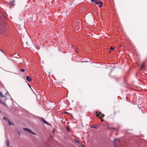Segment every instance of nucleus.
<instances>
[{"label":"nucleus","mask_w":147,"mask_h":147,"mask_svg":"<svg viewBox=\"0 0 147 147\" xmlns=\"http://www.w3.org/2000/svg\"><path fill=\"white\" fill-rule=\"evenodd\" d=\"M91 3H94L98 5V4H100V5L98 6V7L99 8H101L102 7V3L100 1V0H91Z\"/></svg>","instance_id":"nucleus-1"},{"label":"nucleus","mask_w":147,"mask_h":147,"mask_svg":"<svg viewBox=\"0 0 147 147\" xmlns=\"http://www.w3.org/2000/svg\"><path fill=\"white\" fill-rule=\"evenodd\" d=\"M120 140L118 138H116L114 140V145L116 147H117V145L119 144V147H124L121 146V144L119 143Z\"/></svg>","instance_id":"nucleus-2"},{"label":"nucleus","mask_w":147,"mask_h":147,"mask_svg":"<svg viewBox=\"0 0 147 147\" xmlns=\"http://www.w3.org/2000/svg\"><path fill=\"white\" fill-rule=\"evenodd\" d=\"M96 117H99V119H101L102 118V117H104L105 116V115L102 113L101 112H100L98 114L97 112H96Z\"/></svg>","instance_id":"nucleus-3"},{"label":"nucleus","mask_w":147,"mask_h":147,"mask_svg":"<svg viewBox=\"0 0 147 147\" xmlns=\"http://www.w3.org/2000/svg\"><path fill=\"white\" fill-rule=\"evenodd\" d=\"M0 95L2 97L6 98L8 97L9 95L8 92H5L4 94H2V92H0Z\"/></svg>","instance_id":"nucleus-4"},{"label":"nucleus","mask_w":147,"mask_h":147,"mask_svg":"<svg viewBox=\"0 0 147 147\" xmlns=\"http://www.w3.org/2000/svg\"><path fill=\"white\" fill-rule=\"evenodd\" d=\"M24 130L26 131H28L30 133L34 135H36V134H35L34 133L32 132L31 130L30 129H28V128H24L23 129Z\"/></svg>","instance_id":"nucleus-5"},{"label":"nucleus","mask_w":147,"mask_h":147,"mask_svg":"<svg viewBox=\"0 0 147 147\" xmlns=\"http://www.w3.org/2000/svg\"><path fill=\"white\" fill-rule=\"evenodd\" d=\"M26 79L27 80H28V81L30 82L32 80L31 78L30 77L28 76H27L26 77Z\"/></svg>","instance_id":"nucleus-6"},{"label":"nucleus","mask_w":147,"mask_h":147,"mask_svg":"<svg viewBox=\"0 0 147 147\" xmlns=\"http://www.w3.org/2000/svg\"><path fill=\"white\" fill-rule=\"evenodd\" d=\"M145 67L146 66L145 64H144V63H143L141 65V68L142 69H144Z\"/></svg>","instance_id":"nucleus-7"},{"label":"nucleus","mask_w":147,"mask_h":147,"mask_svg":"<svg viewBox=\"0 0 147 147\" xmlns=\"http://www.w3.org/2000/svg\"><path fill=\"white\" fill-rule=\"evenodd\" d=\"M41 121H43V122L46 124H47L48 125V123H47V122L43 118H41Z\"/></svg>","instance_id":"nucleus-8"},{"label":"nucleus","mask_w":147,"mask_h":147,"mask_svg":"<svg viewBox=\"0 0 147 147\" xmlns=\"http://www.w3.org/2000/svg\"><path fill=\"white\" fill-rule=\"evenodd\" d=\"M8 122L9 125H13V123L12 122H10L9 120H8Z\"/></svg>","instance_id":"nucleus-9"},{"label":"nucleus","mask_w":147,"mask_h":147,"mask_svg":"<svg viewBox=\"0 0 147 147\" xmlns=\"http://www.w3.org/2000/svg\"><path fill=\"white\" fill-rule=\"evenodd\" d=\"M15 0H13L11 2V5L13 6H14L15 5V4L14 3L15 2Z\"/></svg>","instance_id":"nucleus-10"},{"label":"nucleus","mask_w":147,"mask_h":147,"mask_svg":"<svg viewBox=\"0 0 147 147\" xmlns=\"http://www.w3.org/2000/svg\"><path fill=\"white\" fill-rule=\"evenodd\" d=\"M3 119L4 120L6 121H8V120H9L7 118L5 117H3Z\"/></svg>","instance_id":"nucleus-11"},{"label":"nucleus","mask_w":147,"mask_h":147,"mask_svg":"<svg viewBox=\"0 0 147 147\" xmlns=\"http://www.w3.org/2000/svg\"><path fill=\"white\" fill-rule=\"evenodd\" d=\"M108 129H114L115 130H116V128L115 127H109Z\"/></svg>","instance_id":"nucleus-12"},{"label":"nucleus","mask_w":147,"mask_h":147,"mask_svg":"<svg viewBox=\"0 0 147 147\" xmlns=\"http://www.w3.org/2000/svg\"><path fill=\"white\" fill-rule=\"evenodd\" d=\"M66 130L67 131H69L70 130V128H69V126L68 125H67V126L66 127Z\"/></svg>","instance_id":"nucleus-13"},{"label":"nucleus","mask_w":147,"mask_h":147,"mask_svg":"<svg viewBox=\"0 0 147 147\" xmlns=\"http://www.w3.org/2000/svg\"><path fill=\"white\" fill-rule=\"evenodd\" d=\"M6 143L7 144V147H9V142H8V140H7L6 141Z\"/></svg>","instance_id":"nucleus-14"},{"label":"nucleus","mask_w":147,"mask_h":147,"mask_svg":"<svg viewBox=\"0 0 147 147\" xmlns=\"http://www.w3.org/2000/svg\"><path fill=\"white\" fill-rule=\"evenodd\" d=\"M20 71L21 72H24L25 71V70L24 69H20Z\"/></svg>","instance_id":"nucleus-15"},{"label":"nucleus","mask_w":147,"mask_h":147,"mask_svg":"<svg viewBox=\"0 0 147 147\" xmlns=\"http://www.w3.org/2000/svg\"><path fill=\"white\" fill-rule=\"evenodd\" d=\"M1 104H2L3 105H4V106H5L6 105V104H5L4 102H1Z\"/></svg>","instance_id":"nucleus-16"},{"label":"nucleus","mask_w":147,"mask_h":147,"mask_svg":"<svg viewBox=\"0 0 147 147\" xmlns=\"http://www.w3.org/2000/svg\"><path fill=\"white\" fill-rule=\"evenodd\" d=\"M110 49L112 50H114V48L112 47H110Z\"/></svg>","instance_id":"nucleus-17"},{"label":"nucleus","mask_w":147,"mask_h":147,"mask_svg":"<svg viewBox=\"0 0 147 147\" xmlns=\"http://www.w3.org/2000/svg\"><path fill=\"white\" fill-rule=\"evenodd\" d=\"M124 83H125V84H126V85L127 84V83L126 81L125 80V81H124Z\"/></svg>","instance_id":"nucleus-18"},{"label":"nucleus","mask_w":147,"mask_h":147,"mask_svg":"<svg viewBox=\"0 0 147 147\" xmlns=\"http://www.w3.org/2000/svg\"><path fill=\"white\" fill-rule=\"evenodd\" d=\"M101 120V121L102 122L103 121V119L102 118H101V119H100Z\"/></svg>","instance_id":"nucleus-19"},{"label":"nucleus","mask_w":147,"mask_h":147,"mask_svg":"<svg viewBox=\"0 0 147 147\" xmlns=\"http://www.w3.org/2000/svg\"><path fill=\"white\" fill-rule=\"evenodd\" d=\"M92 127L94 128H96V127L95 126H92Z\"/></svg>","instance_id":"nucleus-20"},{"label":"nucleus","mask_w":147,"mask_h":147,"mask_svg":"<svg viewBox=\"0 0 147 147\" xmlns=\"http://www.w3.org/2000/svg\"><path fill=\"white\" fill-rule=\"evenodd\" d=\"M88 62V61H82V62Z\"/></svg>","instance_id":"nucleus-21"},{"label":"nucleus","mask_w":147,"mask_h":147,"mask_svg":"<svg viewBox=\"0 0 147 147\" xmlns=\"http://www.w3.org/2000/svg\"><path fill=\"white\" fill-rule=\"evenodd\" d=\"M0 50L2 52H3V51H2V50H1V49H0Z\"/></svg>","instance_id":"nucleus-22"},{"label":"nucleus","mask_w":147,"mask_h":147,"mask_svg":"<svg viewBox=\"0 0 147 147\" xmlns=\"http://www.w3.org/2000/svg\"><path fill=\"white\" fill-rule=\"evenodd\" d=\"M82 146V147H86L85 146H84V145H83Z\"/></svg>","instance_id":"nucleus-23"},{"label":"nucleus","mask_w":147,"mask_h":147,"mask_svg":"<svg viewBox=\"0 0 147 147\" xmlns=\"http://www.w3.org/2000/svg\"><path fill=\"white\" fill-rule=\"evenodd\" d=\"M18 134H19V135H20V133L19 132H18Z\"/></svg>","instance_id":"nucleus-24"},{"label":"nucleus","mask_w":147,"mask_h":147,"mask_svg":"<svg viewBox=\"0 0 147 147\" xmlns=\"http://www.w3.org/2000/svg\"><path fill=\"white\" fill-rule=\"evenodd\" d=\"M1 102H2V101H1L0 100V104H1Z\"/></svg>","instance_id":"nucleus-25"},{"label":"nucleus","mask_w":147,"mask_h":147,"mask_svg":"<svg viewBox=\"0 0 147 147\" xmlns=\"http://www.w3.org/2000/svg\"><path fill=\"white\" fill-rule=\"evenodd\" d=\"M76 142H79V141H76Z\"/></svg>","instance_id":"nucleus-26"},{"label":"nucleus","mask_w":147,"mask_h":147,"mask_svg":"<svg viewBox=\"0 0 147 147\" xmlns=\"http://www.w3.org/2000/svg\"><path fill=\"white\" fill-rule=\"evenodd\" d=\"M1 83V84L3 86V85Z\"/></svg>","instance_id":"nucleus-27"},{"label":"nucleus","mask_w":147,"mask_h":147,"mask_svg":"<svg viewBox=\"0 0 147 147\" xmlns=\"http://www.w3.org/2000/svg\"><path fill=\"white\" fill-rule=\"evenodd\" d=\"M29 85V87L30 88V86L29 85Z\"/></svg>","instance_id":"nucleus-28"},{"label":"nucleus","mask_w":147,"mask_h":147,"mask_svg":"<svg viewBox=\"0 0 147 147\" xmlns=\"http://www.w3.org/2000/svg\"><path fill=\"white\" fill-rule=\"evenodd\" d=\"M49 74H50V73H49Z\"/></svg>","instance_id":"nucleus-29"}]
</instances>
